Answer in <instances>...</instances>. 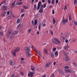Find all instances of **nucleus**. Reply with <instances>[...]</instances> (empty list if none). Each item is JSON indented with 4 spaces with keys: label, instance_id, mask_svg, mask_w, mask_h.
<instances>
[{
    "label": "nucleus",
    "instance_id": "obj_1",
    "mask_svg": "<svg viewBox=\"0 0 77 77\" xmlns=\"http://www.w3.org/2000/svg\"><path fill=\"white\" fill-rule=\"evenodd\" d=\"M41 2H39L38 3L37 6V10L38 11V10L40 9L38 12L41 13V14H42V12H43V5H41ZM40 6H41L40 8Z\"/></svg>",
    "mask_w": 77,
    "mask_h": 77
},
{
    "label": "nucleus",
    "instance_id": "obj_2",
    "mask_svg": "<svg viewBox=\"0 0 77 77\" xmlns=\"http://www.w3.org/2000/svg\"><path fill=\"white\" fill-rule=\"evenodd\" d=\"M25 50V51L26 53V54L27 56V57H30V54L29 53L30 51V49L29 48H26Z\"/></svg>",
    "mask_w": 77,
    "mask_h": 77
},
{
    "label": "nucleus",
    "instance_id": "obj_3",
    "mask_svg": "<svg viewBox=\"0 0 77 77\" xmlns=\"http://www.w3.org/2000/svg\"><path fill=\"white\" fill-rule=\"evenodd\" d=\"M68 19H65L64 17H63L62 20V23L63 25H65L66 24V23H68Z\"/></svg>",
    "mask_w": 77,
    "mask_h": 77
},
{
    "label": "nucleus",
    "instance_id": "obj_4",
    "mask_svg": "<svg viewBox=\"0 0 77 77\" xmlns=\"http://www.w3.org/2000/svg\"><path fill=\"white\" fill-rule=\"evenodd\" d=\"M8 6H6V5L5 4H4L2 6V7L1 8L4 11H6L7 10V9Z\"/></svg>",
    "mask_w": 77,
    "mask_h": 77
},
{
    "label": "nucleus",
    "instance_id": "obj_5",
    "mask_svg": "<svg viewBox=\"0 0 77 77\" xmlns=\"http://www.w3.org/2000/svg\"><path fill=\"white\" fill-rule=\"evenodd\" d=\"M64 55H65V57L63 59V60H65V61H69V58L68 57V56H67V55L66 53H64Z\"/></svg>",
    "mask_w": 77,
    "mask_h": 77
},
{
    "label": "nucleus",
    "instance_id": "obj_6",
    "mask_svg": "<svg viewBox=\"0 0 77 77\" xmlns=\"http://www.w3.org/2000/svg\"><path fill=\"white\" fill-rule=\"evenodd\" d=\"M53 39H54V40L55 41H56L57 42V43H58V44H60V43H61L60 42V41H59V39H58L55 38H54Z\"/></svg>",
    "mask_w": 77,
    "mask_h": 77
},
{
    "label": "nucleus",
    "instance_id": "obj_7",
    "mask_svg": "<svg viewBox=\"0 0 77 77\" xmlns=\"http://www.w3.org/2000/svg\"><path fill=\"white\" fill-rule=\"evenodd\" d=\"M20 50V48L17 47L14 50V51H15V52H18V51Z\"/></svg>",
    "mask_w": 77,
    "mask_h": 77
},
{
    "label": "nucleus",
    "instance_id": "obj_8",
    "mask_svg": "<svg viewBox=\"0 0 77 77\" xmlns=\"http://www.w3.org/2000/svg\"><path fill=\"white\" fill-rule=\"evenodd\" d=\"M72 64L74 66V67H76L77 68V63H76L75 62H74L72 63Z\"/></svg>",
    "mask_w": 77,
    "mask_h": 77
},
{
    "label": "nucleus",
    "instance_id": "obj_9",
    "mask_svg": "<svg viewBox=\"0 0 77 77\" xmlns=\"http://www.w3.org/2000/svg\"><path fill=\"white\" fill-rule=\"evenodd\" d=\"M66 72H70V73H72V71L70 70L69 69H67L65 70Z\"/></svg>",
    "mask_w": 77,
    "mask_h": 77
},
{
    "label": "nucleus",
    "instance_id": "obj_10",
    "mask_svg": "<svg viewBox=\"0 0 77 77\" xmlns=\"http://www.w3.org/2000/svg\"><path fill=\"white\" fill-rule=\"evenodd\" d=\"M37 24H38V20L36 19L34 20V26H35V25L36 26L37 25Z\"/></svg>",
    "mask_w": 77,
    "mask_h": 77
},
{
    "label": "nucleus",
    "instance_id": "obj_11",
    "mask_svg": "<svg viewBox=\"0 0 77 77\" xmlns=\"http://www.w3.org/2000/svg\"><path fill=\"white\" fill-rule=\"evenodd\" d=\"M58 71H59V72H60V73L61 74H63V72L62 70H61V69H58Z\"/></svg>",
    "mask_w": 77,
    "mask_h": 77
},
{
    "label": "nucleus",
    "instance_id": "obj_12",
    "mask_svg": "<svg viewBox=\"0 0 77 77\" xmlns=\"http://www.w3.org/2000/svg\"><path fill=\"white\" fill-rule=\"evenodd\" d=\"M6 13L5 12H3L1 14V16L2 17H5V15H6Z\"/></svg>",
    "mask_w": 77,
    "mask_h": 77
},
{
    "label": "nucleus",
    "instance_id": "obj_13",
    "mask_svg": "<svg viewBox=\"0 0 77 77\" xmlns=\"http://www.w3.org/2000/svg\"><path fill=\"white\" fill-rule=\"evenodd\" d=\"M16 4L17 5H21L23 4L22 2H19L18 3H16Z\"/></svg>",
    "mask_w": 77,
    "mask_h": 77
},
{
    "label": "nucleus",
    "instance_id": "obj_14",
    "mask_svg": "<svg viewBox=\"0 0 77 77\" xmlns=\"http://www.w3.org/2000/svg\"><path fill=\"white\" fill-rule=\"evenodd\" d=\"M15 2H16V1H14V2L12 3V8H15Z\"/></svg>",
    "mask_w": 77,
    "mask_h": 77
},
{
    "label": "nucleus",
    "instance_id": "obj_15",
    "mask_svg": "<svg viewBox=\"0 0 77 77\" xmlns=\"http://www.w3.org/2000/svg\"><path fill=\"white\" fill-rule=\"evenodd\" d=\"M50 55H51V57L52 58H54V54H53V53H52V52H51L50 53Z\"/></svg>",
    "mask_w": 77,
    "mask_h": 77
},
{
    "label": "nucleus",
    "instance_id": "obj_16",
    "mask_svg": "<svg viewBox=\"0 0 77 77\" xmlns=\"http://www.w3.org/2000/svg\"><path fill=\"white\" fill-rule=\"evenodd\" d=\"M52 42L54 44H55V45H57V42L54 41V40H52Z\"/></svg>",
    "mask_w": 77,
    "mask_h": 77
},
{
    "label": "nucleus",
    "instance_id": "obj_17",
    "mask_svg": "<svg viewBox=\"0 0 77 77\" xmlns=\"http://www.w3.org/2000/svg\"><path fill=\"white\" fill-rule=\"evenodd\" d=\"M31 69L32 71H35V67H34V66H32Z\"/></svg>",
    "mask_w": 77,
    "mask_h": 77
},
{
    "label": "nucleus",
    "instance_id": "obj_18",
    "mask_svg": "<svg viewBox=\"0 0 77 77\" xmlns=\"http://www.w3.org/2000/svg\"><path fill=\"white\" fill-rule=\"evenodd\" d=\"M50 64H51V63H47L46 64L45 67H47V68L48 67V66H49V65H50Z\"/></svg>",
    "mask_w": 77,
    "mask_h": 77
},
{
    "label": "nucleus",
    "instance_id": "obj_19",
    "mask_svg": "<svg viewBox=\"0 0 77 77\" xmlns=\"http://www.w3.org/2000/svg\"><path fill=\"white\" fill-rule=\"evenodd\" d=\"M10 65H14V62H13L12 61H10Z\"/></svg>",
    "mask_w": 77,
    "mask_h": 77
},
{
    "label": "nucleus",
    "instance_id": "obj_20",
    "mask_svg": "<svg viewBox=\"0 0 77 77\" xmlns=\"http://www.w3.org/2000/svg\"><path fill=\"white\" fill-rule=\"evenodd\" d=\"M8 33L9 34H11L12 35L13 34V31L11 30L9 31H8Z\"/></svg>",
    "mask_w": 77,
    "mask_h": 77
},
{
    "label": "nucleus",
    "instance_id": "obj_21",
    "mask_svg": "<svg viewBox=\"0 0 77 77\" xmlns=\"http://www.w3.org/2000/svg\"><path fill=\"white\" fill-rule=\"evenodd\" d=\"M20 19H18L17 21V24H19L20 23Z\"/></svg>",
    "mask_w": 77,
    "mask_h": 77
},
{
    "label": "nucleus",
    "instance_id": "obj_22",
    "mask_svg": "<svg viewBox=\"0 0 77 77\" xmlns=\"http://www.w3.org/2000/svg\"><path fill=\"white\" fill-rule=\"evenodd\" d=\"M65 69H69V67L68 66H64Z\"/></svg>",
    "mask_w": 77,
    "mask_h": 77
},
{
    "label": "nucleus",
    "instance_id": "obj_23",
    "mask_svg": "<svg viewBox=\"0 0 77 77\" xmlns=\"http://www.w3.org/2000/svg\"><path fill=\"white\" fill-rule=\"evenodd\" d=\"M18 32L17 31H15L14 33L13 32V34H14V35H17V34H18Z\"/></svg>",
    "mask_w": 77,
    "mask_h": 77
},
{
    "label": "nucleus",
    "instance_id": "obj_24",
    "mask_svg": "<svg viewBox=\"0 0 77 77\" xmlns=\"http://www.w3.org/2000/svg\"><path fill=\"white\" fill-rule=\"evenodd\" d=\"M37 9V6H36V5H34V9L35 11H36Z\"/></svg>",
    "mask_w": 77,
    "mask_h": 77
},
{
    "label": "nucleus",
    "instance_id": "obj_25",
    "mask_svg": "<svg viewBox=\"0 0 77 77\" xmlns=\"http://www.w3.org/2000/svg\"><path fill=\"white\" fill-rule=\"evenodd\" d=\"M44 53L45 54H47L48 53L47 50L46 49H45Z\"/></svg>",
    "mask_w": 77,
    "mask_h": 77
},
{
    "label": "nucleus",
    "instance_id": "obj_26",
    "mask_svg": "<svg viewBox=\"0 0 77 77\" xmlns=\"http://www.w3.org/2000/svg\"><path fill=\"white\" fill-rule=\"evenodd\" d=\"M15 52H16L14 51H13L12 53L13 54H14V55L13 56H16V53H15Z\"/></svg>",
    "mask_w": 77,
    "mask_h": 77
},
{
    "label": "nucleus",
    "instance_id": "obj_27",
    "mask_svg": "<svg viewBox=\"0 0 77 77\" xmlns=\"http://www.w3.org/2000/svg\"><path fill=\"white\" fill-rule=\"evenodd\" d=\"M20 24H19V25L17 26V29H21V26H20Z\"/></svg>",
    "mask_w": 77,
    "mask_h": 77
},
{
    "label": "nucleus",
    "instance_id": "obj_28",
    "mask_svg": "<svg viewBox=\"0 0 77 77\" xmlns=\"http://www.w3.org/2000/svg\"><path fill=\"white\" fill-rule=\"evenodd\" d=\"M41 24H40L38 25V29L39 30H41Z\"/></svg>",
    "mask_w": 77,
    "mask_h": 77
},
{
    "label": "nucleus",
    "instance_id": "obj_29",
    "mask_svg": "<svg viewBox=\"0 0 77 77\" xmlns=\"http://www.w3.org/2000/svg\"><path fill=\"white\" fill-rule=\"evenodd\" d=\"M42 24L43 26H45L46 25V24L45 23V22H42Z\"/></svg>",
    "mask_w": 77,
    "mask_h": 77
},
{
    "label": "nucleus",
    "instance_id": "obj_30",
    "mask_svg": "<svg viewBox=\"0 0 77 77\" xmlns=\"http://www.w3.org/2000/svg\"><path fill=\"white\" fill-rule=\"evenodd\" d=\"M53 23L54 24H55V23H56V20H55V19L54 18H53Z\"/></svg>",
    "mask_w": 77,
    "mask_h": 77
},
{
    "label": "nucleus",
    "instance_id": "obj_31",
    "mask_svg": "<svg viewBox=\"0 0 77 77\" xmlns=\"http://www.w3.org/2000/svg\"><path fill=\"white\" fill-rule=\"evenodd\" d=\"M51 4H52L53 5H54V0H52Z\"/></svg>",
    "mask_w": 77,
    "mask_h": 77
},
{
    "label": "nucleus",
    "instance_id": "obj_32",
    "mask_svg": "<svg viewBox=\"0 0 77 77\" xmlns=\"http://www.w3.org/2000/svg\"><path fill=\"white\" fill-rule=\"evenodd\" d=\"M29 72L31 75H34L35 74V73L33 72Z\"/></svg>",
    "mask_w": 77,
    "mask_h": 77
},
{
    "label": "nucleus",
    "instance_id": "obj_33",
    "mask_svg": "<svg viewBox=\"0 0 77 77\" xmlns=\"http://www.w3.org/2000/svg\"><path fill=\"white\" fill-rule=\"evenodd\" d=\"M43 8H46V3H45L43 4Z\"/></svg>",
    "mask_w": 77,
    "mask_h": 77
},
{
    "label": "nucleus",
    "instance_id": "obj_34",
    "mask_svg": "<svg viewBox=\"0 0 77 77\" xmlns=\"http://www.w3.org/2000/svg\"><path fill=\"white\" fill-rule=\"evenodd\" d=\"M3 32H0V36H3Z\"/></svg>",
    "mask_w": 77,
    "mask_h": 77
},
{
    "label": "nucleus",
    "instance_id": "obj_35",
    "mask_svg": "<svg viewBox=\"0 0 77 77\" xmlns=\"http://www.w3.org/2000/svg\"><path fill=\"white\" fill-rule=\"evenodd\" d=\"M38 54H39V55H40L41 56H42V55L41 54V52L39 51H37Z\"/></svg>",
    "mask_w": 77,
    "mask_h": 77
},
{
    "label": "nucleus",
    "instance_id": "obj_36",
    "mask_svg": "<svg viewBox=\"0 0 77 77\" xmlns=\"http://www.w3.org/2000/svg\"><path fill=\"white\" fill-rule=\"evenodd\" d=\"M23 7L24 8V9H27V7L26 6H23Z\"/></svg>",
    "mask_w": 77,
    "mask_h": 77
},
{
    "label": "nucleus",
    "instance_id": "obj_37",
    "mask_svg": "<svg viewBox=\"0 0 77 77\" xmlns=\"http://www.w3.org/2000/svg\"><path fill=\"white\" fill-rule=\"evenodd\" d=\"M12 38H14V36L13 35L11 36L10 39H12Z\"/></svg>",
    "mask_w": 77,
    "mask_h": 77
},
{
    "label": "nucleus",
    "instance_id": "obj_38",
    "mask_svg": "<svg viewBox=\"0 0 77 77\" xmlns=\"http://www.w3.org/2000/svg\"><path fill=\"white\" fill-rule=\"evenodd\" d=\"M55 13V12H54V10H52V14H53V15H54V13Z\"/></svg>",
    "mask_w": 77,
    "mask_h": 77
},
{
    "label": "nucleus",
    "instance_id": "obj_39",
    "mask_svg": "<svg viewBox=\"0 0 77 77\" xmlns=\"http://www.w3.org/2000/svg\"><path fill=\"white\" fill-rule=\"evenodd\" d=\"M20 74L21 75H24V73L23 72H21Z\"/></svg>",
    "mask_w": 77,
    "mask_h": 77
},
{
    "label": "nucleus",
    "instance_id": "obj_40",
    "mask_svg": "<svg viewBox=\"0 0 77 77\" xmlns=\"http://www.w3.org/2000/svg\"><path fill=\"white\" fill-rule=\"evenodd\" d=\"M58 52L57 51H56L55 53V55H56L57 56L58 55Z\"/></svg>",
    "mask_w": 77,
    "mask_h": 77
},
{
    "label": "nucleus",
    "instance_id": "obj_41",
    "mask_svg": "<svg viewBox=\"0 0 77 77\" xmlns=\"http://www.w3.org/2000/svg\"><path fill=\"white\" fill-rule=\"evenodd\" d=\"M7 15H9L10 14V12L9 11H7Z\"/></svg>",
    "mask_w": 77,
    "mask_h": 77
},
{
    "label": "nucleus",
    "instance_id": "obj_42",
    "mask_svg": "<svg viewBox=\"0 0 77 77\" xmlns=\"http://www.w3.org/2000/svg\"><path fill=\"white\" fill-rule=\"evenodd\" d=\"M31 29H29L28 30V33H30V32H31Z\"/></svg>",
    "mask_w": 77,
    "mask_h": 77
},
{
    "label": "nucleus",
    "instance_id": "obj_43",
    "mask_svg": "<svg viewBox=\"0 0 77 77\" xmlns=\"http://www.w3.org/2000/svg\"><path fill=\"white\" fill-rule=\"evenodd\" d=\"M6 2V0H4L1 3H2V5H3V3H5Z\"/></svg>",
    "mask_w": 77,
    "mask_h": 77
},
{
    "label": "nucleus",
    "instance_id": "obj_44",
    "mask_svg": "<svg viewBox=\"0 0 77 77\" xmlns=\"http://www.w3.org/2000/svg\"><path fill=\"white\" fill-rule=\"evenodd\" d=\"M32 48L34 50H35V51H37V50L36 49H35V47L32 46Z\"/></svg>",
    "mask_w": 77,
    "mask_h": 77
},
{
    "label": "nucleus",
    "instance_id": "obj_45",
    "mask_svg": "<svg viewBox=\"0 0 77 77\" xmlns=\"http://www.w3.org/2000/svg\"><path fill=\"white\" fill-rule=\"evenodd\" d=\"M56 50V48H53V51H55Z\"/></svg>",
    "mask_w": 77,
    "mask_h": 77
},
{
    "label": "nucleus",
    "instance_id": "obj_46",
    "mask_svg": "<svg viewBox=\"0 0 77 77\" xmlns=\"http://www.w3.org/2000/svg\"><path fill=\"white\" fill-rule=\"evenodd\" d=\"M24 14H22L21 16V18H23V17H24Z\"/></svg>",
    "mask_w": 77,
    "mask_h": 77
},
{
    "label": "nucleus",
    "instance_id": "obj_47",
    "mask_svg": "<svg viewBox=\"0 0 77 77\" xmlns=\"http://www.w3.org/2000/svg\"><path fill=\"white\" fill-rule=\"evenodd\" d=\"M30 48H32L33 47L32 45V44H30V45L29 46Z\"/></svg>",
    "mask_w": 77,
    "mask_h": 77
},
{
    "label": "nucleus",
    "instance_id": "obj_48",
    "mask_svg": "<svg viewBox=\"0 0 77 77\" xmlns=\"http://www.w3.org/2000/svg\"><path fill=\"white\" fill-rule=\"evenodd\" d=\"M51 77H54V73H52L51 75Z\"/></svg>",
    "mask_w": 77,
    "mask_h": 77
},
{
    "label": "nucleus",
    "instance_id": "obj_49",
    "mask_svg": "<svg viewBox=\"0 0 77 77\" xmlns=\"http://www.w3.org/2000/svg\"><path fill=\"white\" fill-rule=\"evenodd\" d=\"M65 50H68V46H67L65 47Z\"/></svg>",
    "mask_w": 77,
    "mask_h": 77
},
{
    "label": "nucleus",
    "instance_id": "obj_50",
    "mask_svg": "<svg viewBox=\"0 0 77 77\" xmlns=\"http://www.w3.org/2000/svg\"><path fill=\"white\" fill-rule=\"evenodd\" d=\"M48 2V3L49 4H50V3H51V1H50V0H47Z\"/></svg>",
    "mask_w": 77,
    "mask_h": 77
},
{
    "label": "nucleus",
    "instance_id": "obj_51",
    "mask_svg": "<svg viewBox=\"0 0 77 77\" xmlns=\"http://www.w3.org/2000/svg\"><path fill=\"white\" fill-rule=\"evenodd\" d=\"M69 20H72V18H71V16H70L69 17Z\"/></svg>",
    "mask_w": 77,
    "mask_h": 77
},
{
    "label": "nucleus",
    "instance_id": "obj_52",
    "mask_svg": "<svg viewBox=\"0 0 77 77\" xmlns=\"http://www.w3.org/2000/svg\"><path fill=\"white\" fill-rule=\"evenodd\" d=\"M15 76V74H13L11 75V77H14Z\"/></svg>",
    "mask_w": 77,
    "mask_h": 77
},
{
    "label": "nucleus",
    "instance_id": "obj_53",
    "mask_svg": "<svg viewBox=\"0 0 77 77\" xmlns=\"http://www.w3.org/2000/svg\"><path fill=\"white\" fill-rule=\"evenodd\" d=\"M74 23L75 25H77V21H75Z\"/></svg>",
    "mask_w": 77,
    "mask_h": 77
},
{
    "label": "nucleus",
    "instance_id": "obj_54",
    "mask_svg": "<svg viewBox=\"0 0 77 77\" xmlns=\"http://www.w3.org/2000/svg\"><path fill=\"white\" fill-rule=\"evenodd\" d=\"M21 12L22 13L24 12V9H21Z\"/></svg>",
    "mask_w": 77,
    "mask_h": 77
},
{
    "label": "nucleus",
    "instance_id": "obj_55",
    "mask_svg": "<svg viewBox=\"0 0 77 77\" xmlns=\"http://www.w3.org/2000/svg\"><path fill=\"white\" fill-rule=\"evenodd\" d=\"M65 42L66 43H68V39H66Z\"/></svg>",
    "mask_w": 77,
    "mask_h": 77
},
{
    "label": "nucleus",
    "instance_id": "obj_56",
    "mask_svg": "<svg viewBox=\"0 0 77 77\" xmlns=\"http://www.w3.org/2000/svg\"><path fill=\"white\" fill-rule=\"evenodd\" d=\"M58 2H59L58 0H56V4H57V3H58Z\"/></svg>",
    "mask_w": 77,
    "mask_h": 77
},
{
    "label": "nucleus",
    "instance_id": "obj_57",
    "mask_svg": "<svg viewBox=\"0 0 77 77\" xmlns=\"http://www.w3.org/2000/svg\"><path fill=\"white\" fill-rule=\"evenodd\" d=\"M64 9H67V7H66V6H65Z\"/></svg>",
    "mask_w": 77,
    "mask_h": 77
},
{
    "label": "nucleus",
    "instance_id": "obj_58",
    "mask_svg": "<svg viewBox=\"0 0 77 77\" xmlns=\"http://www.w3.org/2000/svg\"><path fill=\"white\" fill-rule=\"evenodd\" d=\"M62 38L63 39H64V40H65V39H66V37H63Z\"/></svg>",
    "mask_w": 77,
    "mask_h": 77
},
{
    "label": "nucleus",
    "instance_id": "obj_59",
    "mask_svg": "<svg viewBox=\"0 0 77 77\" xmlns=\"http://www.w3.org/2000/svg\"><path fill=\"white\" fill-rule=\"evenodd\" d=\"M20 60H24V59L23 58H20Z\"/></svg>",
    "mask_w": 77,
    "mask_h": 77
},
{
    "label": "nucleus",
    "instance_id": "obj_60",
    "mask_svg": "<svg viewBox=\"0 0 77 77\" xmlns=\"http://www.w3.org/2000/svg\"><path fill=\"white\" fill-rule=\"evenodd\" d=\"M56 63V62H54V63H53V64H54V66L55 65Z\"/></svg>",
    "mask_w": 77,
    "mask_h": 77
},
{
    "label": "nucleus",
    "instance_id": "obj_61",
    "mask_svg": "<svg viewBox=\"0 0 77 77\" xmlns=\"http://www.w3.org/2000/svg\"><path fill=\"white\" fill-rule=\"evenodd\" d=\"M31 23L32 24H34V21H33V20H32Z\"/></svg>",
    "mask_w": 77,
    "mask_h": 77
},
{
    "label": "nucleus",
    "instance_id": "obj_62",
    "mask_svg": "<svg viewBox=\"0 0 77 77\" xmlns=\"http://www.w3.org/2000/svg\"><path fill=\"white\" fill-rule=\"evenodd\" d=\"M37 35H39V32L38 31L37 32Z\"/></svg>",
    "mask_w": 77,
    "mask_h": 77
},
{
    "label": "nucleus",
    "instance_id": "obj_63",
    "mask_svg": "<svg viewBox=\"0 0 77 77\" xmlns=\"http://www.w3.org/2000/svg\"><path fill=\"white\" fill-rule=\"evenodd\" d=\"M35 2L36 3H38V0H35Z\"/></svg>",
    "mask_w": 77,
    "mask_h": 77
},
{
    "label": "nucleus",
    "instance_id": "obj_64",
    "mask_svg": "<svg viewBox=\"0 0 77 77\" xmlns=\"http://www.w3.org/2000/svg\"><path fill=\"white\" fill-rule=\"evenodd\" d=\"M42 2H43V3H45V0H42Z\"/></svg>",
    "mask_w": 77,
    "mask_h": 77
}]
</instances>
